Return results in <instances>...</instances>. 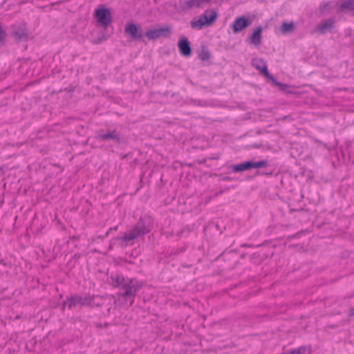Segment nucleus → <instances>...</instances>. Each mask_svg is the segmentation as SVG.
<instances>
[{
	"instance_id": "nucleus-1",
	"label": "nucleus",
	"mask_w": 354,
	"mask_h": 354,
	"mask_svg": "<svg viewBox=\"0 0 354 354\" xmlns=\"http://www.w3.org/2000/svg\"><path fill=\"white\" fill-rule=\"evenodd\" d=\"M94 17L97 23L104 27H107L112 21L111 10L103 5L98 6L95 9Z\"/></svg>"
},
{
	"instance_id": "nucleus-2",
	"label": "nucleus",
	"mask_w": 354,
	"mask_h": 354,
	"mask_svg": "<svg viewBox=\"0 0 354 354\" xmlns=\"http://www.w3.org/2000/svg\"><path fill=\"white\" fill-rule=\"evenodd\" d=\"M252 64L254 67L263 73L266 77L272 80L277 86L280 87L283 86L282 84L276 82L275 80L270 75L268 71V66L263 59L260 58H254L252 59Z\"/></svg>"
},
{
	"instance_id": "nucleus-3",
	"label": "nucleus",
	"mask_w": 354,
	"mask_h": 354,
	"mask_svg": "<svg viewBox=\"0 0 354 354\" xmlns=\"http://www.w3.org/2000/svg\"><path fill=\"white\" fill-rule=\"evenodd\" d=\"M171 32V28L169 26H165L157 29H151L146 32V37L149 39H156L160 37L167 36Z\"/></svg>"
},
{
	"instance_id": "nucleus-4",
	"label": "nucleus",
	"mask_w": 354,
	"mask_h": 354,
	"mask_svg": "<svg viewBox=\"0 0 354 354\" xmlns=\"http://www.w3.org/2000/svg\"><path fill=\"white\" fill-rule=\"evenodd\" d=\"M142 286V283L131 280L128 284H124L123 286V288L125 291L124 295L126 297L134 295L136 292L141 288Z\"/></svg>"
},
{
	"instance_id": "nucleus-5",
	"label": "nucleus",
	"mask_w": 354,
	"mask_h": 354,
	"mask_svg": "<svg viewBox=\"0 0 354 354\" xmlns=\"http://www.w3.org/2000/svg\"><path fill=\"white\" fill-rule=\"evenodd\" d=\"M178 48L180 53L185 57H189L192 55V48L188 39L183 37L178 41Z\"/></svg>"
},
{
	"instance_id": "nucleus-6",
	"label": "nucleus",
	"mask_w": 354,
	"mask_h": 354,
	"mask_svg": "<svg viewBox=\"0 0 354 354\" xmlns=\"http://www.w3.org/2000/svg\"><path fill=\"white\" fill-rule=\"evenodd\" d=\"M250 25L249 21L245 17L236 18L233 24L232 28L234 33H237L247 28Z\"/></svg>"
},
{
	"instance_id": "nucleus-7",
	"label": "nucleus",
	"mask_w": 354,
	"mask_h": 354,
	"mask_svg": "<svg viewBox=\"0 0 354 354\" xmlns=\"http://www.w3.org/2000/svg\"><path fill=\"white\" fill-rule=\"evenodd\" d=\"M125 32L133 39H138L142 37L139 31V27L134 24H129L125 27Z\"/></svg>"
},
{
	"instance_id": "nucleus-8",
	"label": "nucleus",
	"mask_w": 354,
	"mask_h": 354,
	"mask_svg": "<svg viewBox=\"0 0 354 354\" xmlns=\"http://www.w3.org/2000/svg\"><path fill=\"white\" fill-rule=\"evenodd\" d=\"M263 28L262 27L259 26L257 28L255 29V30L253 32V33L250 37V41L251 44L259 46L261 42V32H262Z\"/></svg>"
},
{
	"instance_id": "nucleus-9",
	"label": "nucleus",
	"mask_w": 354,
	"mask_h": 354,
	"mask_svg": "<svg viewBox=\"0 0 354 354\" xmlns=\"http://www.w3.org/2000/svg\"><path fill=\"white\" fill-rule=\"evenodd\" d=\"M208 24L204 20L203 15H201L198 18L194 19L191 22V26L194 29L201 30L205 26H209Z\"/></svg>"
},
{
	"instance_id": "nucleus-10",
	"label": "nucleus",
	"mask_w": 354,
	"mask_h": 354,
	"mask_svg": "<svg viewBox=\"0 0 354 354\" xmlns=\"http://www.w3.org/2000/svg\"><path fill=\"white\" fill-rule=\"evenodd\" d=\"M203 15L206 24H208L209 26L214 22L218 17L217 12L214 10H207Z\"/></svg>"
},
{
	"instance_id": "nucleus-11",
	"label": "nucleus",
	"mask_w": 354,
	"mask_h": 354,
	"mask_svg": "<svg viewBox=\"0 0 354 354\" xmlns=\"http://www.w3.org/2000/svg\"><path fill=\"white\" fill-rule=\"evenodd\" d=\"M334 21L333 20H327L318 28V31L324 33L333 27Z\"/></svg>"
},
{
	"instance_id": "nucleus-12",
	"label": "nucleus",
	"mask_w": 354,
	"mask_h": 354,
	"mask_svg": "<svg viewBox=\"0 0 354 354\" xmlns=\"http://www.w3.org/2000/svg\"><path fill=\"white\" fill-rule=\"evenodd\" d=\"M141 233L140 231L135 228L133 230H132L131 232H129L128 234H125L123 237V240L124 241H129L135 238H136Z\"/></svg>"
},
{
	"instance_id": "nucleus-13",
	"label": "nucleus",
	"mask_w": 354,
	"mask_h": 354,
	"mask_svg": "<svg viewBox=\"0 0 354 354\" xmlns=\"http://www.w3.org/2000/svg\"><path fill=\"white\" fill-rule=\"evenodd\" d=\"M248 165H249V169H250L251 168L266 167L268 165V162L266 160H261V161H259V162L248 161Z\"/></svg>"
},
{
	"instance_id": "nucleus-14",
	"label": "nucleus",
	"mask_w": 354,
	"mask_h": 354,
	"mask_svg": "<svg viewBox=\"0 0 354 354\" xmlns=\"http://www.w3.org/2000/svg\"><path fill=\"white\" fill-rule=\"evenodd\" d=\"M232 169L234 172L243 171L249 169V165H248V162H244L241 164L234 165Z\"/></svg>"
},
{
	"instance_id": "nucleus-15",
	"label": "nucleus",
	"mask_w": 354,
	"mask_h": 354,
	"mask_svg": "<svg viewBox=\"0 0 354 354\" xmlns=\"http://www.w3.org/2000/svg\"><path fill=\"white\" fill-rule=\"evenodd\" d=\"M281 30L283 32H290L294 30V24L293 23H283L281 26Z\"/></svg>"
},
{
	"instance_id": "nucleus-16",
	"label": "nucleus",
	"mask_w": 354,
	"mask_h": 354,
	"mask_svg": "<svg viewBox=\"0 0 354 354\" xmlns=\"http://www.w3.org/2000/svg\"><path fill=\"white\" fill-rule=\"evenodd\" d=\"M100 138H101L102 140L118 139L117 135L115 134V133L113 132L100 135Z\"/></svg>"
},
{
	"instance_id": "nucleus-17",
	"label": "nucleus",
	"mask_w": 354,
	"mask_h": 354,
	"mask_svg": "<svg viewBox=\"0 0 354 354\" xmlns=\"http://www.w3.org/2000/svg\"><path fill=\"white\" fill-rule=\"evenodd\" d=\"M111 279L113 281V284L115 286H119L121 285L124 280L123 278L120 276H113Z\"/></svg>"
},
{
	"instance_id": "nucleus-18",
	"label": "nucleus",
	"mask_w": 354,
	"mask_h": 354,
	"mask_svg": "<svg viewBox=\"0 0 354 354\" xmlns=\"http://www.w3.org/2000/svg\"><path fill=\"white\" fill-rule=\"evenodd\" d=\"M209 0H192L190 3L191 6L199 7L201 6L204 3H207Z\"/></svg>"
},
{
	"instance_id": "nucleus-19",
	"label": "nucleus",
	"mask_w": 354,
	"mask_h": 354,
	"mask_svg": "<svg viewBox=\"0 0 354 354\" xmlns=\"http://www.w3.org/2000/svg\"><path fill=\"white\" fill-rule=\"evenodd\" d=\"M343 7L346 9L354 10V0L343 4Z\"/></svg>"
},
{
	"instance_id": "nucleus-20",
	"label": "nucleus",
	"mask_w": 354,
	"mask_h": 354,
	"mask_svg": "<svg viewBox=\"0 0 354 354\" xmlns=\"http://www.w3.org/2000/svg\"><path fill=\"white\" fill-rule=\"evenodd\" d=\"M209 53L207 51H204L201 55V58L202 60H207L209 59Z\"/></svg>"
},
{
	"instance_id": "nucleus-21",
	"label": "nucleus",
	"mask_w": 354,
	"mask_h": 354,
	"mask_svg": "<svg viewBox=\"0 0 354 354\" xmlns=\"http://www.w3.org/2000/svg\"><path fill=\"white\" fill-rule=\"evenodd\" d=\"M306 351L305 348H299V349L292 351V354H304Z\"/></svg>"
},
{
	"instance_id": "nucleus-22",
	"label": "nucleus",
	"mask_w": 354,
	"mask_h": 354,
	"mask_svg": "<svg viewBox=\"0 0 354 354\" xmlns=\"http://www.w3.org/2000/svg\"><path fill=\"white\" fill-rule=\"evenodd\" d=\"M6 32L0 27V41H3L6 38Z\"/></svg>"
},
{
	"instance_id": "nucleus-23",
	"label": "nucleus",
	"mask_w": 354,
	"mask_h": 354,
	"mask_svg": "<svg viewBox=\"0 0 354 354\" xmlns=\"http://www.w3.org/2000/svg\"><path fill=\"white\" fill-rule=\"evenodd\" d=\"M349 316L354 317V308L351 309L350 313H349Z\"/></svg>"
}]
</instances>
